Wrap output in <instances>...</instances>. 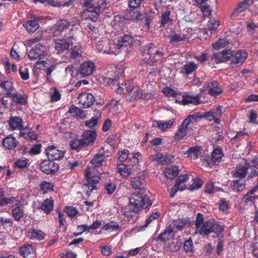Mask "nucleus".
<instances>
[{"instance_id":"0eeeda50","label":"nucleus","mask_w":258,"mask_h":258,"mask_svg":"<svg viewBox=\"0 0 258 258\" xmlns=\"http://www.w3.org/2000/svg\"><path fill=\"white\" fill-rule=\"evenodd\" d=\"M201 90L203 92L208 91V93L212 96H217L223 92L218 82L216 81H211L206 83Z\"/></svg>"},{"instance_id":"c9c22d12","label":"nucleus","mask_w":258,"mask_h":258,"mask_svg":"<svg viewBox=\"0 0 258 258\" xmlns=\"http://www.w3.org/2000/svg\"><path fill=\"white\" fill-rule=\"evenodd\" d=\"M188 179V175L181 174L176 179L175 186L178 187L179 191H183L186 188V184Z\"/></svg>"},{"instance_id":"bf43d9fd","label":"nucleus","mask_w":258,"mask_h":258,"mask_svg":"<svg viewBox=\"0 0 258 258\" xmlns=\"http://www.w3.org/2000/svg\"><path fill=\"white\" fill-rule=\"evenodd\" d=\"M248 163H250L249 165L248 170L250 171V173L248 175V178H252L258 175V172L255 169V167L257 165V162L256 160H251L248 162Z\"/></svg>"},{"instance_id":"a878e982","label":"nucleus","mask_w":258,"mask_h":258,"mask_svg":"<svg viewBox=\"0 0 258 258\" xmlns=\"http://www.w3.org/2000/svg\"><path fill=\"white\" fill-rule=\"evenodd\" d=\"M248 161H246L244 165H240L237 167L233 173V177L234 178L242 179L245 177L248 171L249 165H250V163H248Z\"/></svg>"},{"instance_id":"20e7f679","label":"nucleus","mask_w":258,"mask_h":258,"mask_svg":"<svg viewBox=\"0 0 258 258\" xmlns=\"http://www.w3.org/2000/svg\"><path fill=\"white\" fill-rule=\"evenodd\" d=\"M96 49L104 54H115L119 53V48L112 40L106 38L99 41L96 44Z\"/></svg>"},{"instance_id":"aec40b11","label":"nucleus","mask_w":258,"mask_h":258,"mask_svg":"<svg viewBox=\"0 0 258 258\" xmlns=\"http://www.w3.org/2000/svg\"><path fill=\"white\" fill-rule=\"evenodd\" d=\"M97 137V133L95 131L87 130L82 135V140L85 146L92 145Z\"/></svg>"},{"instance_id":"ea45409f","label":"nucleus","mask_w":258,"mask_h":258,"mask_svg":"<svg viewBox=\"0 0 258 258\" xmlns=\"http://www.w3.org/2000/svg\"><path fill=\"white\" fill-rule=\"evenodd\" d=\"M24 27L29 33H34L39 27L38 22L36 20H31L26 21L23 24Z\"/></svg>"},{"instance_id":"a18cd8bd","label":"nucleus","mask_w":258,"mask_h":258,"mask_svg":"<svg viewBox=\"0 0 258 258\" xmlns=\"http://www.w3.org/2000/svg\"><path fill=\"white\" fill-rule=\"evenodd\" d=\"M102 229L109 232H113L121 231V227L117 222L111 221L105 224L102 227Z\"/></svg>"},{"instance_id":"c03bdc74","label":"nucleus","mask_w":258,"mask_h":258,"mask_svg":"<svg viewBox=\"0 0 258 258\" xmlns=\"http://www.w3.org/2000/svg\"><path fill=\"white\" fill-rule=\"evenodd\" d=\"M179 170L177 166H172L167 168L164 171L165 176L169 179L174 178L179 173Z\"/></svg>"},{"instance_id":"2eb2a0df","label":"nucleus","mask_w":258,"mask_h":258,"mask_svg":"<svg viewBox=\"0 0 258 258\" xmlns=\"http://www.w3.org/2000/svg\"><path fill=\"white\" fill-rule=\"evenodd\" d=\"M12 215L16 221H20L25 215L23 206L21 202L17 200L13 205Z\"/></svg>"},{"instance_id":"4468645a","label":"nucleus","mask_w":258,"mask_h":258,"mask_svg":"<svg viewBox=\"0 0 258 258\" xmlns=\"http://www.w3.org/2000/svg\"><path fill=\"white\" fill-rule=\"evenodd\" d=\"M76 42V39L73 36L68 38L67 41L64 39H56L54 41V47L58 51L67 50L70 45H73Z\"/></svg>"},{"instance_id":"7ed1b4c3","label":"nucleus","mask_w":258,"mask_h":258,"mask_svg":"<svg viewBox=\"0 0 258 258\" xmlns=\"http://www.w3.org/2000/svg\"><path fill=\"white\" fill-rule=\"evenodd\" d=\"M85 175L87 182L83 185L84 190L88 196H90L91 192L96 189V184L100 180V173L94 168L88 167L85 170Z\"/></svg>"},{"instance_id":"f8f14e48","label":"nucleus","mask_w":258,"mask_h":258,"mask_svg":"<svg viewBox=\"0 0 258 258\" xmlns=\"http://www.w3.org/2000/svg\"><path fill=\"white\" fill-rule=\"evenodd\" d=\"M79 104L81 107L88 108L90 107L94 103L95 98L94 96L89 93L84 92L80 94L78 98Z\"/></svg>"},{"instance_id":"69168bd1","label":"nucleus","mask_w":258,"mask_h":258,"mask_svg":"<svg viewBox=\"0 0 258 258\" xmlns=\"http://www.w3.org/2000/svg\"><path fill=\"white\" fill-rule=\"evenodd\" d=\"M229 44V41L226 39L220 38L218 40L212 44L213 47L215 49L223 48Z\"/></svg>"},{"instance_id":"ddd939ff","label":"nucleus","mask_w":258,"mask_h":258,"mask_svg":"<svg viewBox=\"0 0 258 258\" xmlns=\"http://www.w3.org/2000/svg\"><path fill=\"white\" fill-rule=\"evenodd\" d=\"M95 70V65L92 61L83 62L79 68V73L83 77L92 75Z\"/></svg>"},{"instance_id":"de8ad7c7","label":"nucleus","mask_w":258,"mask_h":258,"mask_svg":"<svg viewBox=\"0 0 258 258\" xmlns=\"http://www.w3.org/2000/svg\"><path fill=\"white\" fill-rule=\"evenodd\" d=\"M0 87L3 89L7 96H10L13 93V84L12 81L7 80L2 82L0 83Z\"/></svg>"},{"instance_id":"a211bd4d","label":"nucleus","mask_w":258,"mask_h":258,"mask_svg":"<svg viewBox=\"0 0 258 258\" xmlns=\"http://www.w3.org/2000/svg\"><path fill=\"white\" fill-rule=\"evenodd\" d=\"M150 159L152 161H157L161 165L168 164L173 159V157L171 155H163L161 153H157L152 155Z\"/></svg>"},{"instance_id":"3c124183","label":"nucleus","mask_w":258,"mask_h":258,"mask_svg":"<svg viewBox=\"0 0 258 258\" xmlns=\"http://www.w3.org/2000/svg\"><path fill=\"white\" fill-rule=\"evenodd\" d=\"M198 67V64L194 62H187L183 66L184 72L186 75H188L195 71Z\"/></svg>"},{"instance_id":"5fc2aeb1","label":"nucleus","mask_w":258,"mask_h":258,"mask_svg":"<svg viewBox=\"0 0 258 258\" xmlns=\"http://www.w3.org/2000/svg\"><path fill=\"white\" fill-rule=\"evenodd\" d=\"M188 157L193 159H196L200 153V148L199 146H195L190 148L185 153Z\"/></svg>"},{"instance_id":"6e6552de","label":"nucleus","mask_w":258,"mask_h":258,"mask_svg":"<svg viewBox=\"0 0 258 258\" xmlns=\"http://www.w3.org/2000/svg\"><path fill=\"white\" fill-rule=\"evenodd\" d=\"M45 152L48 159L51 160H58L61 159L64 155V151L59 149L57 147L50 145L45 149Z\"/></svg>"},{"instance_id":"58836bf2","label":"nucleus","mask_w":258,"mask_h":258,"mask_svg":"<svg viewBox=\"0 0 258 258\" xmlns=\"http://www.w3.org/2000/svg\"><path fill=\"white\" fill-rule=\"evenodd\" d=\"M72 115L78 119H84L86 117V114L84 110L72 105L70 106L68 111Z\"/></svg>"},{"instance_id":"4c0bfd02","label":"nucleus","mask_w":258,"mask_h":258,"mask_svg":"<svg viewBox=\"0 0 258 258\" xmlns=\"http://www.w3.org/2000/svg\"><path fill=\"white\" fill-rule=\"evenodd\" d=\"M44 236V233L41 230L33 228L29 229L27 233V236L33 240H41Z\"/></svg>"},{"instance_id":"603ef678","label":"nucleus","mask_w":258,"mask_h":258,"mask_svg":"<svg viewBox=\"0 0 258 258\" xmlns=\"http://www.w3.org/2000/svg\"><path fill=\"white\" fill-rule=\"evenodd\" d=\"M82 53V47L79 44L73 46L71 48L70 54L72 58H79L81 56Z\"/></svg>"},{"instance_id":"39448f33","label":"nucleus","mask_w":258,"mask_h":258,"mask_svg":"<svg viewBox=\"0 0 258 258\" xmlns=\"http://www.w3.org/2000/svg\"><path fill=\"white\" fill-rule=\"evenodd\" d=\"M141 156L139 152L130 154L128 150H123L119 152L118 160L120 162H125L129 163L130 165L134 166L139 163V157Z\"/></svg>"},{"instance_id":"9b49d317","label":"nucleus","mask_w":258,"mask_h":258,"mask_svg":"<svg viewBox=\"0 0 258 258\" xmlns=\"http://www.w3.org/2000/svg\"><path fill=\"white\" fill-rule=\"evenodd\" d=\"M126 87V91L127 93L128 99L131 101L135 100L140 97L141 89L136 83L128 82Z\"/></svg>"},{"instance_id":"680f3d73","label":"nucleus","mask_w":258,"mask_h":258,"mask_svg":"<svg viewBox=\"0 0 258 258\" xmlns=\"http://www.w3.org/2000/svg\"><path fill=\"white\" fill-rule=\"evenodd\" d=\"M85 146L82 139H75L71 141L70 146L71 148L75 150H79L81 147Z\"/></svg>"},{"instance_id":"412c9836","label":"nucleus","mask_w":258,"mask_h":258,"mask_svg":"<svg viewBox=\"0 0 258 258\" xmlns=\"http://www.w3.org/2000/svg\"><path fill=\"white\" fill-rule=\"evenodd\" d=\"M71 26V23L66 20H60L53 26V34L59 35L63 30Z\"/></svg>"},{"instance_id":"f257e3e1","label":"nucleus","mask_w":258,"mask_h":258,"mask_svg":"<svg viewBox=\"0 0 258 258\" xmlns=\"http://www.w3.org/2000/svg\"><path fill=\"white\" fill-rule=\"evenodd\" d=\"M151 204L147 197L143 196L139 193L133 194L130 197L128 205L122 207L121 212L124 216L132 218L133 213L140 211L145 206L147 207Z\"/></svg>"},{"instance_id":"09e8293b","label":"nucleus","mask_w":258,"mask_h":258,"mask_svg":"<svg viewBox=\"0 0 258 258\" xmlns=\"http://www.w3.org/2000/svg\"><path fill=\"white\" fill-rule=\"evenodd\" d=\"M105 158L103 154H97L90 161L91 164L93 166V168H96L100 167L102 165V162Z\"/></svg>"},{"instance_id":"473e14b6","label":"nucleus","mask_w":258,"mask_h":258,"mask_svg":"<svg viewBox=\"0 0 258 258\" xmlns=\"http://www.w3.org/2000/svg\"><path fill=\"white\" fill-rule=\"evenodd\" d=\"M125 19L124 17L121 15H116L114 16V19L111 23L112 27L115 29L119 31L122 30L125 23Z\"/></svg>"},{"instance_id":"bb28decb","label":"nucleus","mask_w":258,"mask_h":258,"mask_svg":"<svg viewBox=\"0 0 258 258\" xmlns=\"http://www.w3.org/2000/svg\"><path fill=\"white\" fill-rule=\"evenodd\" d=\"M9 125L12 130L21 131L23 128V121L21 117L14 116L10 117L9 121Z\"/></svg>"},{"instance_id":"f03ea898","label":"nucleus","mask_w":258,"mask_h":258,"mask_svg":"<svg viewBox=\"0 0 258 258\" xmlns=\"http://www.w3.org/2000/svg\"><path fill=\"white\" fill-rule=\"evenodd\" d=\"M197 117L195 115H189L179 125L174 135L176 141L180 142L187 136H190L193 133L192 125L196 121Z\"/></svg>"},{"instance_id":"dca6fc26","label":"nucleus","mask_w":258,"mask_h":258,"mask_svg":"<svg viewBox=\"0 0 258 258\" xmlns=\"http://www.w3.org/2000/svg\"><path fill=\"white\" fill-rule=\"evenodd\" d=\"M99 14L100 9L98 7H90L82 12V16L86 19H91L95 21L98 17Z\"/></svg>"},{"instance_id":"864d4df0","label":"nucleus","mask_w":258,"mask_h":258,"mask_svg":"<svg viewBox=\"0 0 258 258\" xmlns=\"http://www.w3.org/2000/svg\"><path fill=\"white\" fill-rule=\"evenodd\" d=\"M30 163L29 160L25 157L19 159L14 162L15 168H18L19 169L26 168L28 167Z\"/></svg>"},{"instance_id":"a19ab883","label":"nucleus","mask_w":258,"mask_h":258,"mask_svg":"<svg viewBox=\"0 0 258 258\" xmlns=\"http://www.w3.org/2000/svg\"><path fill=\"white\" fill-rule=\"evenodd\" d=\"M53 205V200L51 198L46 199L42 203L40 209L46 214H49L52 211Z\"/></svg>"},{"instance_id":"13d9d810","label":"nucleus","mask_w":258,"mask_h":258,"mask_svg":"<svg viewBox=\"0 0 258 258\" xmlns=\"http://www.w3.org/2000/svg\"><path fill=\"white\" fill-rule=\"evenodd\" d=\"M101 114L100 112H98L97 114L93 116L90 120L85 121V124L86 126L92 128L96 126L98 122L99 119L100 118Z\"/></svg>"},{"instance_id":"37998d69","label":"nucleus","mask_w":258,"mask_h":258,"mask_svg":"<svg viewBox=\"0 0 258 258\" xmlns=\"http://www.w3.org/2000/svg\"><path fill=\"white\" fill-rule=\"evenodd\" d=\"M117 172L123 177L126 178L128 177L132 172V169L128 165L124 163L119 164L117 167Z\"/></svg>"},{"instance_id":"423d86ee","label":"nucleus","mask_w":258,"mask_h":258,"mask_svg":"<svg viewBox=\"0 0 258 258\" xmlns=\"http://www.w3.org/2000/svg\"><path fill=\"white\" fill-rule=\"evenodd\" d=\"M47 53V48L45 45L39 43L29 51L28 56L31 60H35L46 55Z\"/></svg>"},{"instance_id":"4be33fe9","label":"nucleus","mask_w":258,"mask_h":258,"mask_svg":"<svg viewBox=\"0 0 258 258\" xmlns=\"http://www.w3.org/2000/svg\"><path fill=\"white\" fill-rule=\"evenodd\" d=\"M181 102V104L183 105H187L188 104L198 105L202 102L199 95H192L188 93H185L183 95L182 99Z\"/></svg>"},{"instance_id":"052dcab7","label":"nucleus","mask_w":258,"mask_h":258,"mask_svg":"<svg viewBox=\"0 0 258 258\" xmlns=\"http://www.w3.org/2000/svg\"><path fill=\"white\" fill-rule=\"evenodd\" d=\"M223 156V154L221 150L219 148H216L212 152V160L215 163L219 162L221 160Z\"/></svg>"},{"instance_id":"cd10ccee","label":"nucleus","mask_w":258,"mask_h":258,"mask_svg":"<svg viewBox=\"0 0 258 258\" xmlns=\"http://www.w3.org/2000/svg\"><path fill=\"white\" fill-rule=\"evenodd\" d=\"M175 232H176V230L172 225H169L162 233L160 234L159 237L161 240L166 241L173 238Z\"/></svg>"},{"instance_id":"1a4fd4ad","label":"nucleus","mask_w":258,"mask_h":258,"mask_svg":"<svg viewBox=\"0 0 258 258\" xmlns=\"http://www.w3.org/2000/svg\"><path fill=\"white\" fill-rule=\"evenodd\" d=\"M233 55L232 51L230 50H223L221 52L215 53L211 55V61L219 63L228 61Z\"/></svg>"},{"instance_id":"9d476101","label":"nucleus","mask_w":258,"mask_h":258,"mask_svg":"<svg viewBox=\"0 0 258 258\" xmlns=\"http://www.w3.org/2000/svg\"><path fill=\"white\" fill-rule=\"evenodd\" d=\"M41 170L47 174L54 173L58 169V166L50 159L42 161L40 164Z\"/></svg>"},{"instance_id":"4d7b16f0","label":"nucleus","mask_w":258,"mask_h":258,"mask_svg":"<svg viewBox=\"0 0 258 258\" xmlns=\"http://www.w3.org/2000/svg\"><path fill=\"white\" fill-rule=\"evenodd\" d=\"M41 190L43 194H47L53 190L54 185L50 182L43 181L40 185Z\"/></svg>"},{"instance_id":"2f4dec72","label":"nucleus","mask_w":258,"mask_h":258,"mask_svg":"<svg viewBox=\"0 0 258 258\" xmlns=\"http://www.w3.org/2000/svg\"><path fill=\"white\" fill-rule=\"evenodd\" d=\"M17 144V140L12 135L7 136L3 140V145L6 149L9 150H12L15 148Z\"/></svg>"},{"instance_id":"e2e57ef3","label":"nucleus","mask_w":258,"mask_h":258,"mask_svg":"<svg viewBox=\"0 0 258 258\" xmlns=\"http://www.w3.org/2000/svg\"><path fill=\"white\" fill-rule=\"evenodd\" d=\"M246 184L244 181L235 180L233 181V190L236 192L241 191L245 187Z\"/></svg>"},{"instance_id":"f704fd0d","label":"nucleus","mask_w":258,"mask_h":258,"mask_svg":"<svg viewBox=\"0 0 258 258\" xmlns=\"http://www.w3.org/2000/svg\"><path fill=\"white\" fill-rule=\"evenodd\" d=\"M144 179L145 177L143 175L142 176H137L132 178V186L135 189L143 190L145 188Z\"/></svg>"},{"instance_id":"c756f323","label":"nucleus","mask_w":258,"mask_h":258,"mask_svg":"<svg viewBox=\"0 0 258 258\" xmlns=\"http://www.w3.org/2000/svg\"><path fill=\"white\" fill-rule=\"evenodd\" d=\"M154 47L155 45L153 43H149L144 46L142 48L143 55L147 54L151 56L152 55L155 54L160 57L164 55V53L163 52L159 50H154Z\"/></svg>"},{"instance_id":"49530a36","label":"nucleus","mask_w":258,"mask_h":258,"mask_svg":"<svg viewBox=\"0 0 258 258\" xmlns=\"http://www.w3.org/2000/svg\"><path fill=\"white\" fill-rule=\"evenodd\" d=\"M171 43L184 41L190 38V36L185 33L174 34L169 36Z\"/></svg>"},{"instance_id":"e433bc0d","label":"nucleus","mask_w":258,"mask_h":258,"mask_svg":"<svg viewBox=\"0 0 258 258\" xmlns=\"http://www.w3.org/2000/svg\"><path fill=\"white\" fill-rule=\"evenodd\" d=\"M35 4L37 3H44L47 2L49 6L53 7H68L71 5V2H64L62 1L58 2L56 0H33Z\"/></svg>"},{"instance_id":"393cba45","label":"nucleus","mask_w":258,"mask_h":258,"mask_svg":"<svg viewBox=\"0 0 258 258\" xmlns=\"http://www.w3.org/2000/svg\"><path fill=\"white\" fill-rule=\"evenodd\" d=\"M232 59V65L241 64L245 60L247 54L245 50H238L233 56Z\"/></svg>"},{"instance_id":"6ab92c4d","label":"nucleus","mask_w":258,"mask_h":258,"mask_svg":"<svg viewBox=\"0 0 258 258\" xmlns=\"http://www.w3.org/2000/svg\"><path fill=\"white\" fill-rule=\"evenodd\" d=\"M133 37L131 35H124L116 45L119 48V52L124 47H126V50H128V47L131 48L133 45Z\"/></svg>"},{"instance_id":"79ce46f5","label":"nucleus","mask_w":258,"mask_h":258,"mask_svg":"<svg viewBox=\"0 0 258 258\" xmlns=\"http://www.w3.org/2000/svg\"><path fill=\"white\" fill-rule=\"evenodd\" d=\"M49 62L50 60L37 61V64H41L43 67L46 68L45 73L47 78L50 77L51 73L56 69L57 66L56 63H53L50 64Z\"/></svg>"},{"instance_id":"b1692460","label":"nucleus","mask_w":258,"mask_h":258,"mask_svg":"<svg viewBox=\"0 0 258 258\" xmlns=\"http://www.w3.org/2000/svg\"><path fill=\"white\" fill-rule=\"evenodd\" d=\"M174 122V119H171L166 121L154 120L152 122V126L162 131H165L166 129L170 128L173 125Z\"/></svg>"},{"instance_id":"c85d7f7f","label":"nucleus","mask_w":258,"mask_h":258,"mask_svg":"<svg viewBox=\"0 0 258 258\" xmlns=\"http://www.w3.org/2000/svg\"><path fill=\"white\" fill-rule=\"evenodd\" d=\"M10 97L12 98L13 101L17 104L24 105L27 103L28 97L25 94L13 93Z\"/></svg>"},{"instance_id":"0e129e2a","label":"nucleus","mask_w":258,"mask_h":258,"mask_svg":"<svg viewBox=\"0 0 258 258\" xmlns=\"http://www.w3.org/2000/svg\"><path fill=\"white\" fill-rule=\"evenodd\" d=\"M18 199L17 197H6L5 196L0 199V207H3L10 204H14Z\"/></svg>"},{"instance_id":"5701e85b","label":"nucleus","mask_w":258,"mask_h":258,"mask_svg":"<svg viewBox=\"0 0 258 258\" xmlns=\"http://www.w3.org/2000/svg\"><path fill=\"white\" fill-rule=\"evenodd\" d=\"M253 3V0H244L240 3L231 13V17L236 18L241 13L244 12L249 5Z\"/></svg>"},{"instance_id":"f3484780","label":"nucleus","mask_w":258,"mask_h":258,"mask_svg":"<svg viewBox=\"0 0 258 258\" xmlns=\"http://www.w3.org/2000/svg\"><path fill=\"white\" fill-rule=\"evenodd\" d=\"M222 115V106H219L216 108L213 109L205 113V117L209 120H214L215 122L218 123L220 122V117Z\"/></svg>"},{"instance_id":"774afa93","label":"nucleus","mask_w":258,"mask_h":258,"mask_svg":"<svg viewBox=\"0 0 258 258\" xmlns=\"http://www.w3.org/2000/svg\"><path fill=\"white\" fill-rule=\"evenodd\" d=\"M185 222L180 219H178L177 220H174L173 221V225L172 227L176 230V232L178 230H181L185 226Z\"/></svg>"},{"instance_id":"338daca9","label":"nucleus","mask_w":258,"mask_h":258,"mask_svg":"<svg viewBox=\"0 0 258 258\" xmlns=\"http://www.w3.org/2000/svg\"><path fill=\"white\" fill-rule=\"evenodd\" d=\"M258 189V184L249 190L245 196L244 199L245 202H254L255 198L254 193Z\"/></svg>"},{"instance_id":"7c9ffc66","label":"nucleus","mask_w":258,"mask_h":258,"mask_svg":"<svg viewBox=\"0 0 258 258\" xmlns=\"http://www.w3.org/2000/svg\"><path fill=\"white\" fill-rule=\"evenodd\" d=\"M20 136L27 140H36L37 139V135L32 131L31 128L27 127H23L22 129Z\"/></svg>"},{"instance_id":"8fccbe9b","label":"nucleus","mask_w":258,"mask_h":258,"mask_svg":"<svg viewBox=\"0 0 258 258\" xmlns=\"http://www.w3.org/2000/svg\"><path fill=\"white\" fill-rule=\"evenodd\" d=\"M34 252L33 246L31 244H26L21 246L20 253L23 257H26Z\"/></svg>"},{"instance_id":"6e6d98bb","label":"nucleus","mask_w":258,"mask_h":258,"mask_svg":"<svg viewBox=\"0 0 258 258\" xmlns=\"http://www.w3.org/2000/svg\"><path fill=\"white\" fill-rule=\"evenodd\" d=\"M160 216V214L158 212L153 213L146 220L145 224L139 227V231L144 230L150 224V223L154 220L157 219Z\"/></svg>"},{"instance_id":"72a5a7b5","label":"nucleus","mask_w":258,"mask_h":258,"mask_svg":"<svg viewBox=\"0 0 258 258\" xmlns=\"http://www.w3.org/2000/svg\"><path fill=\"white\" fill-rule=\"evenodd\" d=\"M214 226V223L213 222L208 221L203 223L202 226L196 232V233H199L201 235H208L212 232V228Z\"/></svg>"}]
</instances>
